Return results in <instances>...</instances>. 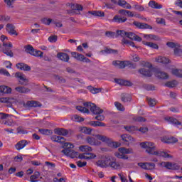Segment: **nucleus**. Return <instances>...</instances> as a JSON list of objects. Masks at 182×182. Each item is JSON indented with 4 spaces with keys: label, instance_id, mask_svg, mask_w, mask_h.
I'll return each instance as SVG.
<instances>
[{
    "label": "nucleus",
    "instance_id": "obj_1",
    "mask_svg": "<svg viewBox=\"0 0 182 182\" xmlns=\"http://www.w3.org/2000/svg\"><path fill=\"white\" fill-rule=\"evenodd\" d=\"M142 149H146V152L148 154H151L152 156H157L158 157H165V159L171 158V155L164 152L163 151H156V144L153 142L145 141L140 144Z\"/></svg>",
    "mask_w": 182,
    "mask_h": 182
},
{
    "label": "nucleus",
    "instance_id": "obj_2",
    "mask_svg": "<svg viewBox=\"0 0 182 182\" xmlns=\"http://www.w3.org/2000/svg\"><path fill=\"white\" fill-rule=\"evenodd\" d=\"M97 166L101 167L102 168H107V167H111L114 170H119L122 168V165L120 163L116 161V159L112 156H105L104 159L99 160L97 161Z\"/></svg>",
    "mask_w": 182,
    "mask_h": 182
},
{
    "label": "nucleus",
    "instance_id": "obj_3",
    "mask_svg": "<svg viewBox=\"0 0 182 182\" xmlns=\"http://www.w3.org/2000/svg\"><path fill=\"white\" fill-rule=\"evenodd\" d=\"M84 107L82 106H77L76 109L79 112L82 113H87L89 114L90 112L93 113V114H102L103 113V109H100V107L96 106V105L91 103V102H85L83 104ZM89 109L90 111H89Z\"/></svg>",
    "mask_w": 182,
    "mask_h": 182
},
{
    "label": "nucleus",
    "instance_id": "obj_4",
    "mask_svg": "<svg viewBox=\"0 0 182 182\" xmlns=\"http://www.w3.org/2000/svg\"><path fill=\"white\" fill-rule=\"evenodd\" d=\"M65 149L62 150L61 152L65 154L67 157H70V159H76L79 156V154L74 150L70 149H73L75 146L72 143L65 142L63 145Z\"/></svg>",
    "mask_w": 182,
    "mask_h": 182
},
{
    "label": "nucleus",
    "instance_id": "obj_5",
    "mask_svg": "<svg viewBox=\"0 0 182 182\" xmlns=\"http://www.w3.org/2000/svg\"><path fill=\"white\" fill-rule=\"evenodd\" d=\"M3 46H4V49H3V53L6 55V56H9L10 58H14V53L12 52V48H13V45L12 43L9 42V43H3Z\"/></svg>",
    "mask_w": 182,
    "mask_h": 182
},
{
    "label": "nucleus",
    "instance_id": "obj_6",
    "mask_svg": "<svg viewBox=\"0 0 182 182\" xmlns=\"http://www.w3.org/2000/svg\"><path fill=\"white\" fill-rule=\"evenodd\" d=\"M144 66L146 67L141 68L139 72L141 75H143V76L150 77L151 76V70H150V68H151V64L149 63H145Z\"/></svg>",
    "mask_w": 182,
    "mask_h": 182
},
{
    "label": "nucleus",
    "instance_id": "obj_7",
    "mask_svg": "<svg viewBox=\"0 0 182 182\" xmlns=\"http://www.w3.org/2000/svg\"><path fill=\"white\" fill-rule=\"evenodd\" d=\"M138 166L139 167H141V168H143L144 170H153V168H154V167H156V164H154V163H149V162H146V163H138Z\"/></svg>",
    "mask_w": 182,
    "mask_h": 182
},
{
    "label": "nucleus",
    "instance_id": "obj_8",
    "mask_svg": "<svg viewBox=\"0 0 182 182\" xmlns=\"http://www.w3.org/2000/svg\"><path fill=\"white\" fill-rule=\"evenodd\" d=\"M16 27L12 23H7L6 25V31L9 35H15L18 36V33L16 32Z\"/></svg>",
    "mask_w": 182,
    "mask_h": 182
},
{
    "label": "nucleus",
    "instance_id": "obj_9",
    "mask_svg": "<svg viewBox=\"0 0 182 182\" xmlns=\"http://www.w3.org/2000/svg\"><path fill=\"white\" fill-rule=\"evenodd\" d=\"M85 141L90 146H100L102 144V142L92 136H87Z\"/></svg>",
    "mask_w": 182,
    "mask_h": 182
},
{
    "label": "nucleus",
    "instance_id": "obj_10",
    "mask_svg": "<svg viewBox=\"0 0 182 182\" xmlns=\"http://www.w3.org/2000/svg\"><path fill=\"white\" fill-rule=\"evenodd\" d=\"M133 25L139 29H153V27L147 23H140L139 21H134Z\"/></svg>",
    "mask_w": 182,
    "mask_h": 182
},
{
    "label": "nucleus",
    "instance_id": "obj_11",
    "mask_svg": "<svg viewBox=\"0 0 182 182\" xmlns=\"http://www.w3.org/2000/svg\"><path fill=\"white\" fill-rule=\"evenodd\" d=\"M162 143H167V144H171L173 143H177V141H178V140L177 139V138L176 137H173V136H163L161 139Z\"/></svg>",
    "mask_w": 182,
    "mask_h": 182
},
{
    "label": "nucleus",
    "instance_id": "obj_12",
    "mask_svg": "<svg viewBox=\"0 0 182 182\" xmlns=\"http://www.w3.org/2000/svg\"><path fill=\"white\" fill-rule=\"evenodd\" d=\"M161 166L162 167H165L168 170H177V165L176 164H173L171 162H161Z\"/></svg>",
    "mask_w": 182,
    "mask_h": 182
},
{
    "label": "nucleus",
    "instance_id": "obj_13",
    "mask_svg": "<svg viewBox=\"0 0 182 182\" xmlns=\"http://www.w3.org/2000/svg\"><path fill=\"white\" fill-rule=\"evenodd\" d=\"M121 137H122L124 144H126L127 146H129V144H130V143H133V141H134V139L129 134H123L121 136Z\"/></svg>",
    "mask_w": 182,
    "mask_h": 182
},
{
    "label": "nucleus",
    "instance_id": "obj_14",
    "mask_svg": "<svg viewBox=\"0 0 182 182\" xmlns=\"http://www.w3.org/2000/svg\"><path fill=\"white\" fill-rule=\"evenodd\" d=\"M29 144V142L28 141L23 139L18 141L15 147L16 150H22V149H24V147H26Z\"/></svg>",
    "mask_w": 182,
    "mask_h": 182
},
{
    "label": "nucleus",
    "instance_id": "obj_15",
    "mask_svg": "<svg viewBox=\"0 0 182 182\" xmlns=\"http://www.w3.org/2000/svg\"><path fill=\"white\" fill-rule=\"evenodd\" d=\"M112 65L115 66V68H118L119 69H124L126 66H127V62L126 61H113Z\"/></svg>",
    "mask_w": 182,
    "mask_h": 182
},
{
    "label": "nucleus",
    "instance_id": "obj_16",
    "mask_svg": "<svg viewBox=\"0 0 182 182\" xmlns=\"http://www.w3.org/2000/svg\"><path fill=\"white\" fill-rule=\"evenodd\" d=\"M54 133L58 136H68V134H69V131L63 128H55L54 129Z\"/></svg>",
    "mask_w": 182,
    "mask_h": 182
},
{
    "label": "nucleus",
    "instance_id": "obj_17",
    "mask_svg": "<svg viewBox=\"0 0 182 182\" xmlns=\"http://www.w3.org/2000/svg\"><path fill=\"white\" fill-rule=\"evenodd\" d=\"M164 119L166 122H169V123H172V124H176V126H181L180 129H182L181 122L177 120V119L173 118L171 117H166Z\"/></svg>",
    "mask_w": 182,
    "mask_h": 182
},
{
    "label": "nucleus",
    "instance_id": "obj_18",
    "mask_svg": "<svg viewBox=\"0 0 182 182\" xmlns=\"http://www.w3.org/2000/svg\"><path fill=\"white\" fill-rule=\"evenodd\" d=\"M15 77L20 79L19 83L21 85H25V83H28V80L26 79V77L21 73H16Z\"/></svg>",
    "mask_w": 182,
    "mask_h": 182
},
{
    "label": "nucleus",
    "instance_id": "obj_19",
    "mask_svg": "<svg viewBox=\"0 0 182 182\" xmlns=\"http://www.w3.org/2000/svg\"><path fill=\"white\" fill-rule=\"evenodd\" d=\"M52 141H55V143H60L61 144H65V141H66V139H65V137L54 135L51 136Z\"/></svg>",
    "mask_w": 182,
    "mask_h": 182
},
{
    "label": "nucleus",
    "instance_id": "obj_20",
    "mask_svg": "<svg viewBox=\"0 0 182 182\" xmlns=\"http://www.w3.org/2000/svg\"><path fill=\"white\" fill-rule=\"evenodd\" d=\"M57 58L63 62H69L70 59L69 55H68L66 53H58L57 54Z\"/></svg>",
    "mask_w": 182,
    "mask_h": 182
},
{
    "label": "nucleus",
    "instance_id": "obj_21",
    "mask_svg": "<svg viewBox=\"0 0 182 182\" xmlns=\"http://www.w3.org/2000/svg\"><path fill=\"white\" fill-rule=\"evenodd\" d=\"M127 38H129V39H131L132 41H136V42H141V38L140 36L134 34V33H127Z\"/></svg>",
    "mask_w": 182,
    "mask_h": 182
},
{
    "label": "nucleus",
    "instance_id": "obj_22",
    "mask_svg": "<svg viewBox=\"0 0 182 182\" xmlns=\"http://www.w3.org/2000/svg\"><path fill=\"white\" fill-rule=\"evenodd\" d=\"M156 62L158 63H163L164 65H166L167 63H170V60L166 57H163L161 55H159L156 58H155Z\"/></svg>",
    "mask_w": 182,
    "mask_h": 182
},
{
    "label": "nucleus",
    "instance_id": "obj_23",
    "mask_svg": "<svg viewBox=\"0 0 182 182\" xmlns=\"http://www.w3.org/2000/svg\"><path fill=\"white\" fill-rule=\"evenodd\" d=\"M90 126L92 127H106V124L100 121H91L89 122Z\"/></svg>",
    "mask_w": 182,
    "mask_h": 182
},
{
    "label": "nucleus",
    "instance_id": "obj_24",
    "mask_svg": "<svg viewBox=\"0 0 182 182\" xmlns=\"http://www.w3.org/2000/svg\"><path fill=\"white\" fill-rule=\"evenodd\" d=\"M16 66L17 69H21V70H27V71L31 70V66L23 63H18L16 64Z\"/></svg>",
    "mask_w": 182,
    "mask_h": 182
},
{
    "label": "nucleus",
    "instance_id": "obj_25",
    "mask_svg": "<svg viewBox=\"0 0 182 182\" xmlns=\"http://www.w3.org/2000/svg\"><path fill=\"white\" fill-rule=\"evenodd\" d=\"M114 82L121 86H132V82L130 81L122 80V79H114Z\"/></svg>",
    "mask_w": 182,
    "mask_h": 182
},
{
    "label": "nucleus",
    "instance_id": "obj_26",
    "mask_svg": "<svg viewBox=\"0 0 182 182\" xmlns=\"http://www.w3.org/2000/svg\"><path fill=\"white\" fill-rule=\"evenodd\" d=\"M149 6L153 9H161V8H163V5L156 2L155 1H150L149 2Z\"/></svg>",
    "mask_w": 182,
    "mask_h": 182
},
{
    "label": "nucleus",
    "instance_id": "obj_27",
    "mask_svg": "<svg viewBox=\"0 0 182 182\" xmlns=\"http://www.w3.org/2000/svg\"><path fill=\"white\" fill-rule=\"evenodd\" d=\"M70 8L72 11L69 12L70 14H75V11H83V6L80 4H71Z\"/></svg>",
    "mask_w": 182,
    "mask_h": 182
},
{
    "label": "nucleus",
    "instance_id": "obj_28",
    "mask_svg": "<svg viewBox=\"0 0 182 182\" xmlns=\"http://www.w3.org/2000/svg\"><path fill=\"white\" fill-rule=\"evenodd\" d=\"M113 22H116L117 23H124L126 21H127V18L126 17H121L120 16H115L113 19Z\"/></svg>",
    "mask_w": 182,
    "mask_h": 182
},
{
    "label": "nucleus",
    "instance_id": "obj_29",
    "mask_svg": "<svg viewBox=\"0 0 182 182\" xmlns=\"http://www.w3.org/2000/svg\"><path fill=\"white\" fill-rule=\"evenodd\" d=\"M0 92L9 95V94L12 93V88H11L8 86L1 85V86H0Z\"/></svg>",
    "mask_w": 182,
    "mask_h": 182
},
{
    "label": "nucleus",
    "instance_id": "obj_30",
    "mask_svg": "<svg viewBox=\"0 0 182 182\" xmlns=\"http://www.w3.org/2000/svg\"><path fill=\"white\" fill-rule=\"evenodd\" d=\"M155 75L159 79H168V75L163 71H156Z\"/></svg>",
    "mask_w": 182,
    "mask_h": 182
},
{
    "label": "nucleus",
    "instance_id": "obj_31",
    "mask_svg": "<svg viewBox=\"0 0 182 182\" xmlns=\"http://www.w3.org/2000/svg\"><path fill=\"white\" fill-rule=\"evenodd\" d=\"M95 137L104 143H110V139L105 135L97 134Z\"/></svg>",
    "mask_w": 182,
    "mask_h": 182
},
{
    "label": "nucleus",
    "instance_id": "obj_32",
    "mask_svg": "<svg viewBox=\"0 0 182 182\" xmlns=\"http://www.w3.org/2000/svg\"><path fill=\"white\" fill-rule=\"evenodd\" d=\"M118 151H119V153H122L124 155L132 154V153H133V149H132L131 148L127 149L124 147H121L118 149Z\"/></svg>",
    "mask_w": 182,
    "mask_h": 182
},
{
    "label": "nucleus",
    "instance_id": "obj_33",
    "mask_svg": "<svg viewBox=\"0 0 182 182\" xmlns=\"http://www.w3.org/2000/svg\"><path fill=\"white\" fill-rule=\"evenodd\" d=\"M72 56L74 57L75 59H77V60H80L81 62L85 61V55L77 53L76 52L71 53Z\"/></svg>",
    "mask_w": 182,
    "mask_h": 182
},
{
    "label": "nucleus",
    "instance_id": "obj_34",
    "mask_svg": "<svg viewBox=\"0 0 182 182\" xmlns=\"http://www.w3.org/2000/svg\"><path fill=\"white\" fill-rule=\"evenodd\" d=\"M38 132L41 134H43L44 136H51V134H53V132L48 129H39Z\"/></svg>",
    "mask_w": 182,
    "mask_h": 182
},
{
    "label": "nucleus",
    "instance_id": "obj_35",
    "mask_svg": "<svg viewBox=\"0 0 182 182\" xmlns=\"http://www.w3.org/2000/svg\"><path fill=\"white\" fill-rule=\"evenodd\" d=\"M144 38L147 39V41L153 40V41H160V37L154 35V34H146L144 35Z\"/></svg>",
    "mask_w": 182,
    "mask_h": 182
},
{
    "label": "nucleus",
    "instance_id": "obj_36",
    "mask_svg": "<svg viewBox=\"0 0 182 182\" xmlns=\"http://www.w3.org/2000/svg\"><path fill=\"white\" fill-rule=\"evenodd\" d=\"M119 14H121V15H127V16H129V18H133V16H134V13L129 10L121 9L119 10Z\"/></svg>",
    "mask_w": 182,
    "mask_h": 182
},
{
    "label": "nucleus",
    "instance_id": "obj_37",
    "mask_svg": "<svg viewBox=\"0 0 182 182\" xmlns=\"http://www.w3.org/2000/svg\"><path fill=\"white\" fill-rule=\"evenodd\" d=\"M27 105H28L29 107H41L42 104L38 101H28Z\"/></svg>",
    "mask_w": 182,
    "mask_h": 182
},
{
    "label": "nucleus",
    "instance_id": "obj_38",
    "mask_svg": "<svg viewBox=\"0 0 182 182\" xmlns=\"http://www.w3.org/2000/svg\"><path fill=\"white\" fill-rule=\"evenodd\" d=\"M79 130L81 133H84L85 134H92V129L91 128H87L85 127H80Z\"/></svg>",
    "mask_w": 182,
    "mask_h": 182
},
{
    "label": "nucleus",
    "instance_id": "obj_39",
    "mask_svg": "<svg viewBox=\"0 0 182 182\" xmlns=\"http://www.w3.org/2000/svg\"><path fill=\"white\" fill-rule=\"evenodd\" d=\"M15 90L18 92V93H29L31 92V90L25 87H17L15 88Z\"/></svg>",
    "mask_w": 182,
    "mask_h": 182
},
{
    "label": "nucleus",
    "instance_id": "obj_40",
    "mask_svg": "<svg viewBox=\"0 0 182 182\" xmlns=\"http://www.w3.org/2000/svg\"><path fill=\"white\" fill-rule=\"evenodd\" d=\"M143 45L146 46H149L152 49H159V46L154 43L149 42V41H142Z\"/></svg>",
    "mask_w": 182,
    "mask_h": 182
},
{
    "label": "nucleus",
    "instance_id": "obj_41",
    "mask_svg": "<svg viewBox=\"0 0 182 182\" xmlns=\"http://www.w3.org/2000/svg\"><path fill=\"white\" fill-rule=\"evenodd\" d=\"M121 100L124 102V103H127V102H130L132 100V95L129 94H122Z\"/></svg>",
    "mask_w": 182,
    "mask_h": 182
},
{
    "label": "nucleus",
    "instance_id": "obj_42",
    "mask_svg": "<svg viewBox=\"0 0 182 182\" xmlns=\"http://www.w3.org/2000/svg\"><path fill=\"white\" fill-rule=\"evenodd\" d=\"M79 149L80 151L86 153H87V151H92V147H90L89 145H81L79 146Z\"/></svg>",
    "mask_w": 182,
    "mask_h": 182
},
{
    "label": "nucleus",
    "instance_id": "obj_43",
    "mask_svg": "<svg viewBox=\"0 0 182 182\" xmlns=\"http://www.w3.org/2000/svg\"><path fill=\"white\" fill-rule=\"evenodd\" d=\"M40 176L41 173L38 171H36L34 174L30 177V181L31 182H38V178H39Z\"/></svg>",
    "mask_w": 182,
    "mask_h": 182
},
{
    "label": "nucleus",
    "instance_id": "obj_44",
    "mask_svg": "<svg viewBox=\"0 0 182 182\" xmlns=\"http://www.w3.org/2000/svg\"><path fill=\"white\" fill-rule=\"evenodd\" d=\"M122 42L124 45H129V46H132V48H137V46H136V45H134V43L133 41H130L128 39H127L126 38H123L122 40Z\"/></svg>",
    "mask_w": 182,
    "mask_h": 182
},
{
    "label": "nucleus",
    "instance_id": "obj_45",
    "mask_svg": "<svg viewBox=\"0 0 182 182\" xmlns=\"http://www.w3.org/2000/svg\"><path fill=\"white\" fill-rule=\"evenodd\" d=\"M101 53H102V55H105V53H117V50L105 48L104 50H101Z\"/></svg>",
    "mask_w": 182,
    "mask_h": 182
},
{
    "label": "nucleus",
    "instance_id": "obj_46",
    "mask_svg": "<svg viewBox=\"0 0 182 182\" xmlns=\"http://www.w3.org/2000/svg\"><path fill=\"white\" fill-rule=\"evenodd\" d=\"M25 50L26 53H29L30 55H33V53L35 52V48L31 45H28L25 47Z\"/></svg>",
    "mask_w": 182,
    "mask_h": 182
},
{
    "label": "nucleus",
    "instance_id": "obj_47",
    "mask_svg": "<svg viewBox=\"0 0 182 182\" xmlns=\"http://www.w3.org/2000/svg\"><path fill=\"white\" fill-rule=\"evenodd\" d=\"M114 156L117 157V159H122L123 160H128L129 156L127 155H124L120 151L119 152H115Z\"/></svg>",
    "mask_w": 182,
    "mask_h": 182
},
{
    "label": "nucleus",
    "instance_id": "obj_48",
    "mask_svg": "<svg viewBox=\"0 0 182 182\" xmlns=\"http://www.w3.org/2000/svg\"><path fill=\"white\" fill-rule=\"evenodd\" d=\"M88 14H90L94 16H101V17L105 16V13L102 11H89Z\"/></svg>",
    "mask_w": 182,
    "mask_h": 182
},
{
    "label": "nucleus",
    "instance_id": "obj_49",
    "mask_svg": "<svg viewBox=\"0 0 182 182\" xmlns=\"http://www.w3.org/2000/svg\"><path fill=\"white\" fill-rule=\"evenodd\" d=\"M124 129L127 130V132H129V133H133V132H136V130H139L137 127L134 126H124Z\"/></svg>",
    "mask_w": 182,
    "mask_h": 182
},
{
    "label": "nucleus",
    "instance_id": "obj_50",
    "mask_svg": "<svg viewBox=\"0 0 182 182\" xmlns=\"http://www.w3.org/2000/svg\"><path fill=\"white\" fill-rule=\"evenodd\" d=\"M172 75L177 76V77H182V70L173 69L172 70Z\"/></svg>",
    "mask_w": 182,
    "mask_h": 182
},
{
    "label": "nucleus",
    "instance_id": "obj_51",
    "mask_svg": "<svg viewBox=\"0 0 182 182\" xmlns=\"http://www.w3.org/2000/svg\"><path fill=\"white\" fill-rule=\"evenodd\" d=\"M87 89L93 95H96V93H100V89H99V88H95L92 86H88Z\"/></svg>",
    "mask_w": 182,
    "mask_h": 182
},
{
    "label": "nucleus",
    "instance_id": "obj_52",
    "mask_svg": "<svg viewBox=\"0 0 182 182\" xmlns=\"http://www.w3.org/2000/svg\"><path fill=\"white\" fill-rule=\"evenodd\" d=\"M15 1L16 0H4V2L6 4L7 7L12 9H14V4H15Z\"/></svg>",
    "mask_w": 182,
    "mask_h": 182
},
{
    "label": "nucleus",
    "instance_id": "obj_53",
    "mask_svg": "<svg viewBox=\"0 0 182 182\" xmlns=\"http://www.w3.org/2000/svg\"><path fill=\"white\" fill-rule=\"evenodd\" d=\"M114 106L117 107V110H119V112H124V107L120 102H115Z\"/></svg>",
    "mask_w": 182,
    "mask_h": 182
},
{
    "label": "nucleus",
    "instance_id": "obj_54",
    "mask_svg": "<svg viewBox=\"0 0 182 182\" xmlns=\"http://www.w3.org/2000/svg\"><path fill=\"white\" fill-rule=\"evenodd\" d=\"M32 56H36V58H43V52L35 50Z\"/></svg>",
    "mask_w": 182,
    "mask_h": 182
},
{
    "label": "nucleus",
    "instance_id": "obj_55",
    "mask_svg": "<svg viewBox=\"0 0 182 182\" xmlns=\"http://www.w3.org/2000/svg\"><path fill=\"white\" fill-rule=\"evenodd\" d=\"M166 86H167V87H174L176 86H177V81L173 80V81H170L166 82Z\"/></svg>",
    "mask_w": 182,
    "mask_h": 182
},
{
    "label": "nucleus",
    "instance_id": "obj_56",
    "mask_svg": "<svg viewBox=\"0 0 182 182\" xmlns=\"http://www.w3.org/2000/svg\"><path fill=\"white\" fill-rule=\"evenodd\" d=\"M71 119L73 122H83L85 120V119L80 117L79 115H76V114L73 116Z\"/></svg>",
    "mask_w": 182,
    "mask_h": 182
},
{
    "label": "nucleus",
    "instance_id": "obj_57",
    "mask_svg": "<svg viewBox=\"0 0 182 182\" xmlns=\"http://www.w3.org/2000/svg\"><path fill=\"white\" fill-rule=\"evenodd\" d=\"M147 102L151 107H154V106L157 103L156 100L151 98H147Z\"/></svg>",
    "mask_w": 182,
    "mask_h": 182
},
{
    "label": "nucleus",
    "instance_id": "obj_58",
    "mask_svg": "<svg viewBox=\"0 0 182 182\" xmlns=\"http://www.w3.org/2000/svg\"><path fill=\"white\" fill-rule=\"evenodd\" d=\"M117 35L119 36H122V38H124V36L127 37V32L123 31V30H117Z\"/></svg>",
    "mask_w": 182,
    "mask_h": 182
},
{
    "label": "nucleus",
    "instance_id": "obj_59",
    "mask_svg": "<svg viewBox=\"0 0 182 182\" xmlns=\"http://www.w3.org/2000/svg\"><path fill=\"white\" fill-rule=\"evenodd\" d=\"M17 132L19 134H28V131H26V129L22 128L21 127H19L17 128Z\"/></svg>",
    "mask_w": 182,
    "mask_h": 182
},
{
    "label": "nucleus",
    "instance_id": "obj_60",
    "mask_svg": "<svg viewBox=\"0 0 182 182\" xmlns=\"http://www.w3.org/2000/svg\"><path fill=\"white\" fill-rule=\"evenodd\" d=\"M174 55H176V56H181L182 50L180 48L176 47V48H174Z\"/></svg>",
    "mask_w": 182,
    "mask_h": 182
},
{
    "label": "nucleus",
    "instance_id": "obj_61",
    "mask_svg": "<svg viewBox=\"0 0 182 182\" xmlns=\"http://www.w3.org/2000/svg\"><path fill=\"white\" fill-rule=\"evenodd\" d=\"M115 36H116V33L113 31L105 32V36H107V38H114Z\"/></svg>",
    "mask_w": 182,
    "mask_h": 182
},
{
    "label": "nucleus",
    "instance_id": "obj_62",
    "mask_svg": "<svg viewBox=\"0 0 182 182\" xmlns=\"http://www.w3.org/2000/svg\"><path fill=\"white\" fill-rule=\"evenodd\" d=\"M156 23H158V25H166V19L163 18H157Z\"/></svg>",
    "mask_w": 182,
    "mask_h": 182
},
{
    "label": "nucleus",
    "instance_id": "obj_63",
    "mask_svg": "<svg viewBox=\"0 0 182 182\" xmlns=\"http://www.w3.org/2000/svg\"><path fill=\"white\" fill-rule=\"evenodd\" d=\"M0 73H1L2 75H4V76H11V74L9 73V72H8V70H6V69L5 68H0Z\"/></svg>",
    "mask_w": 182,
    "mask_h": 182
},
{
    "label": "nucleus",
    "instance_id": "obj_64",
    "mask_svg": "<svg viewBox=\"0 0 182 182\" xmlns=\"http://www.w3.org/2000/svg\"><path fill=\"white\" fill-rule=\"evenodd\" d=\"M49 42H51L52 43H55L58 41V36H50L48 38Z\"/></svg>",
    "mask_w": 182,
    "mask_h": 182
}]
</instances>
